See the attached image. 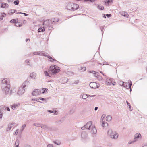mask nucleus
<instances>
[{"label": "nucleus", "instance_id": "obj_1", "mask_svg": "<svg viewBox=\"0 0 147 147\" xmlns=\"http://www.w3.org/2000/svg\"><path fill=\"white\" fill-rule=\"evenodd\" d=\"M59 71L60 69L59 67L56 65L51 66L48 69V71H45L44 74L46 76L50 77L59 72Z\"/></svg>", "mask_w": 147, "mask_h": 147}, {"label": "nucleus", "instance_id": "obj_2", "mask_svg": "<svg viewBox=\"0 0 147 147\" xmlns=\"http://www.w3.org/2000/svg\"><path fill=\"white\" fill-rule=\"evenodd\" d=\"M1 85V88L3 92L6 94L11 95L14 93L15 92V90L14 89H11L10 90V84H5Z\"/></svg>", "mask_w": 147, "mask_h": 147}, {"label": "nucleus", "instance_id": "obj_3", "mask_svg": "<svg viewBox=\"0 0 147 147\" xmlns=\"http://www.w3.org/2000/svg\"><path fill=\"white\" fill-rule=\"evenodd\" d=\"M107 134L111 138L116 140L119 136V134L115 132H113L111 129H109L107 132Z\"/></svg>", "mask_w": 147, "mask_h": 147}, {"label": "nucleus", "instance_id": "obj_4", "mask_svg": "<svg viewBox=\"0 0 147 147\" xmlns=\"http://www.w3.org/2000/svg\"><path fill=\"white\" fill-rule=\"evenodd\" d=\"M78 4H75L73 3H67L66 5V8L67 10H76L78 7Z\"/></svg>", "mask_w": 147, "mask_h": 147}, {"label": "nucleus", "instance_id": "obj_5", "mask_svg": "<svg viewBox=\"0 0 147 147\" xmlns=\"http://www.w3.org/2000/svg\"><path fill=\"white\" fill-rule=\"evenodd\" d=\"M28 82L27 81H25L19 88L17 93V94L19 96L22 95L25 92V88L26 86V84Z\"/></svg>", "mask_w": 147, "mask_h": 147}, {"label": "nucleus", "instance_id": "obj_6", "mask_svg": "<svg viewBox=\"0 0 147 147\" xmlns=\"http://www.w3.org/2000/svg\"><path fill=\"white\" fill-rule=\"evenodd\" d=\"M34 55H39L41 56H44L47 57L48 58L50 59V61L53 62V61H56V60L53 59L51 57L48 55V54L47 53H44L42 51H38L37 52H34L33 53Z\"/></svg>", "mask_w": 147, "mask_h": 147}, {"label": "nucleus", "instance_id": "obj_7", "mask_svg": "<svg viewBox=\"0 0 147 147\" xmlns=\"http://www.w3.org/2000/svg\"><path fill=\"white\" fill-rule=\"evenodd\" d=\"M44 27L48 28L49 30H51L53 28V25L52 21L50 20H48L45 21L43 23Z\"/></svg>", "mask_w": 147, "mask_h": 147}, {"label": "nucleus", "instance_id": "obj_8", "mask_svg": "<svg viewBox=\"0 0 147 147\" xmlns=\"http://www.w3.org/2000/svg\"><path fill=\"white\" fill-rule=\"evenodd\" d=\"M92 122L90 121L88 122L86 125H85L84 127L81 128V129L82 130H84L85 128L87 129H90L91 127Z\"/></svg>", "mask_w": 147, "mask_h": 147}, {"label": "nucleus", "instance_id": "obj_9", "mask_svg": "<svg viewBox=\"0 0 147 147\" xmlns=\"http://www.w3.org/2000/svg\"><path fill=\"white\" fill-rule=\"evenodd\" d=\"M90 86L92 88H98L100 85L98 83L95 82H92L90 83Z\"/></svg>", "mask_w": 147, "mask_h": 147}, {"label": "nucleus", "instance_id": "obj_10", "mask_svg": "<svg viewBox=\"0 0 147 147\" xmlns=\"http://www.w3.org/2000/svg\"><path fill=\"white\" fill-rule=\"evenodd\" d=\"M41 94L40 90L39 89H35L32 92V94L33 96H37Z\"/></svg>", "mask_w": 147, "mask_h": 147}, {"label": "nucleus", "instance_id": "obj_11", "mask_svg": "<svg viewBox=\"0 0 147 147\" xmlns=\"http://www.w3.org/2000/svg\"><path fill=\"white\" fill-rule=\"evenodd\" d=\"M103 115H103L101 117V121L100 123L102 126L103 127H106L108 126V124L106 122L103 121V119H104L105 116H104Z\"/></svg>", "mask_w": 147, "mask_h": 147}, {"label": "nucleus", "instance_id": "obj_12", "mask_svg": "<svg viewBox=\"0 0 147 147\" xmlns=\"http://www.w3.org/2000/svg\"><path fill=\"white\" fill-rule=\"evenodd\" d=\"M68 81V79L65 77H62L60 79L58 80V81L59 82L63 84L67 83Z\"/></svg>", "mask_w": 147, "mask_h": 147}, {"label": "nucleus", "instance_id": "obj_13", "mask_svg": "<svg viewBox=\"0 0 147 147\" xmlns=\"http://www.w3.org/2000/svg\"><path fill=\"white\" fill-rule=\"evenodd\" d=\"M5 84H10L9 81L8 79L7 78H4L2 80L1 83V85Z\"/></svg>", "mask_w": 147, "mask_h": 147}, {"label": "nucleus", "instance_id": "obj_14", "mask_svg": "<svg viewBox=\"0 0 147 147\" xmlns=\"http://www.w3.org/2000/svg\"><path fill=\"white\" fill-rule=\"evenodd\" d=\"M30 77L33 80H35L37 78V74L35 72H32L30 74Z\"/></svg>", "mask_w": 147, "mask_h": 147}, {"label": "nucleus", "instance_id": "obj_15", "mask_svg": "<svg viewBox=\"0 0 147 147\" xmlns=\"http://www.w3.org/2000/svg\"><path fill=\"white\" fill-rule=\"evenodd\" d=\"M142 138L141 134L139 133L135 134L134 135V139L137 141L139 139H141Z\"/></svg>", "mask_w": 147, "mask_h": 147}, {"label": "nucleus", "instance_id": "obj_16", "mask_svg": "<svg viewBox=\"0 0 147 147\" xmlns=\"http://www.w3.org/2000/svg\"><path fill=\"white\" fill-rule=\"evenodd\" d=\"M91 129V133L92 134H95L96 133L97 131L95 126L92 125Z\"/></svg>", "mask_w": 147, "mask_h": 147}, {"label": "nucleus", "instance_id": "obj_17", "mask_svg": "<svg viewBox=\"0 0 147 147\" xmlns=\"http://www.w3.org/2000/svg\"><path fill=\"white\" fill-rule=\"evenodd\" d=\"M15 125V123L14 122L11 123L9 124L8 127L6 129V131H9L11 129L12 127L14 126Z\"/></svg>", "mask_w": 147, "mask_h": 147}, {"label": "nucleus", "instance_id": "obj_18", "mask_svg": "<svg viewBox=\"0 0 147 147\" xmlns=\"http://www.w3.org/2000/svg\"><path fill=\"white\" fill-rule=\"evenodd\" d=\"M20 105V104L19 103H14L11 106V108L13 110H14L16 109Z\"/></svg>", "mask_w": 147, "mask_h": 147}, {"label": "nucleus", "instance_id": "obj_19", "mask_svg": "<svg viewBox=\"0 0 147 147\" xmlns=\"http://www.w3.org/2000/svg\"><path fill=\"white\" fill-rule=\"evenodd\" d=\"M8 5L7 3H0V7L2 8H8Z\"/></svg>", "mask_w": 147, "mask_h": 147}, {"label": "nucleus", "instance_id": "obj_20", "mask_svg": "<svg viewBox=\"0 0 147 147\" xmlns=\"http://www.w3.org/2000/svg\"><path fill=\"white\" fill-rule=\"evenodd\" d=\"M47 98H39V100L42 102H41V103L46 102L47 100Z\"/></svg>", "mask_w": 147, "mask_h": 147}, {"label": "nucleus", "instance_id": "obj_21", "mask_svg": "<svg viewBox=\"0 0 147 147\" xmlns=\"http://www.w3.org/2000/svg\"><path fill=\"white\" fill-rule=\"evenodd\" d=\"M120 14L121 15L125 17H128L129 16V15L125 11L121 12Z\"/></svg>", "mask_w": 147, "mask_h": 147}, {"label": "nucleus", "instance_id": "obj_22", "mask_svg": "<svg viewBox=\"0 0 147 147\" xmlns=\"http://www.w3.org/2000/svg\"><path fill=\"white\" fill-rule=\"evenodd\" d=\"M87 136V134L85 132H83L81 134V137L83 138H85Z\"/></svg>", "mask_w": 147, "mask_h": 147}, {"label": "nucleus", "instance_id": "obj_23", "mask_svg": "<svg viewBox=\"0 0 147 147\" xmlns=\"http://www.w3.org/2000/svg\"><path fill=\"white\" fill-rule=\"evenodd\" d=\"M40 127L44 130H45L48 128L47 126L45 124H41Z\"/></svg>", "mask_w": 147, "mask_h": 147}, {"label": "nucleus", "instance_id": "obj_24", "mask_svg": "<svg viewBox=\"0 0 147 147\" xmlns=\"http://www.w3.org/2000/svg\"><path fill=\"white\" fill-rule=\"evenodd\" d=\"M112 119V117L110 115H108L107 116L106 118V119L108 121H110Z\"/></svg>", "mask_w": 147, "mask_h": 147}, {"label": "nucleus", "instance_id": "obj_25", "mask_svg": "<svg viewBox=\"0 0 147 147\" xmlns=\"http://www.w3.org/2000/svg\"><path fill=\"white\" fill-rule=\"evenodd\" d=\"M19 141L18 140H16L15 143V147H19Z\"/></svg>", "mask_w": 147, "mask_h": 147}, {"label": "nucleus", "instance_id": "obj_26", "mask_svg": "<svg viewBox=\"0 0 147 147\" xmlns=\"http://www.w3.org/2000/svg\"><path fill=\"white\" fill-rule=\"evenodd\" d=\"M119 84L120 85L124 87H125L126 88H127V85H125V84H124V82L122 81H120L119 82Z\"/></svg>", "mask_w": 147, "mask_h": 147}, {"label": "nucleus", "instance_id": "obj_27", "mask_svg": "<svg viewBox=\"0 0 147 147\" xmlns=\"http://www.w3.org/2000/svg\"><path fill=\"white\" fill-rule=\"evenodd\" d=\"M112 81L111 79L107 80L106 82V84L107 85H110L111 84Z\"/></svg>", "mask_w": 147, "mask_h": 147}, {"label": "nucleus", "instance_id": "obj_28", "mask_svg": "<svg viewBox=\"0 0 147 147\" xmlns=\"http://www.w3.org/2000/svg\"><path fill=\"white\" fill-rule=\"evenodd\" d=\"M41 124L39 123H36L33 124V125L36 127H40Z\"/></svg>", "mask_w": 147, "mask_h": 147}, {"label": "nucleus", "instance_id": "obj_29", "mask_svg": "<svg viewBox=\"0 0 147 147\" xmlns=\"http://www.w3.org/2000/svg\"><path fill=\"white\" fill-rule=\"evenodd\" d=\"M82 98L84 99H85L87 98V94H83L81 95Z\"/></svg>", "mask_w": 147, "mask_h": 147}, {"label": "nucleus", "instance_id": "obj_30", "mask_svg": "<svg viewBox=\"0 0 147 147\" xmlns=\"http://www.w3.org/2000/svg\"><path fill=\"white\" fill-rule=\"evenodd\" d=\"M6 14L4 13H3L0 16V20H1L3 19V17L5 16Z\"/></svg>", "mask_w": 147, "mask_h": 147}, {"label": "nucleus", "instance_id": "obj_31", "mask_svg": "<svg viewBox=\"0 0 147 147\" xmlns=\"http://www.w3.org/2000/svg\"><path fill=\"white\" fill-rule=\"evenodd\" d=\"M136 141H137L134 138L133 140H132L130 141L129 142H128V144H131L134 143Z\"/></svg>", "mask_w": 147, "mask_h": 147}, {"label": "nucleus", "instance_id": "obj_32", "mask_svg": "<svg viewBox=\"0 0 147 147\" xmlns=\"http://www.w3.org/2000/svg\"><path fill=\"white\" fill-rule=\"evenodd\" d=\"M15 26L16 27H20L22 26V25L20 23V22H18L16 23Z\"/></svg>", "mask_w": 147, "mask_h": 147}, {"label": "nucleus", "instance_id": "obj_33", "mask_svg": "<svg viewBox=\"0 0 147 147\" xmlns=\"http://www.w3.org/2000/svg\"><path fill=\"white\" fill-rule=\"evenodd\" d=\"M45 30V29L44 28H39V29H38V32H43Z\"/></svg>", "mask_w": 147, "mask_h": 147}, {"label": "nucleus", "instance_id": "obj_34", "mask_svg": "<svg viewBox=\"0 0 147 147\" xmlns=\"http://www.w3.org/2000/svg\"><path fill=\"white\" fill-rule=\"evenodd\" d=\"M52 22H57L59 20L57 18H54L51 20Z\"/></svg>", "mask_w": 147, "mask_h": 147}, {"label": "nucleus", "instance_id": "obj_35", "mask_svg": "<svg viewBox=\"0 0 147 147\" xmlns=\"http://www.w3.org/2000/svg\"><path fill=\"white\" fill-rule=\"evenodd\" d=\"M15 12V10L14 9H12L10 10L9 12V14H11Z\"/></svg>", "mask_w": 147, "mask_h": 147}, {"label": "nucleus", "instance_id": "obj_36", "mask_svg": "<svg viewBox=\"0 0 147 147\" xmlns=\"http://www.w3.org/2000/svg\"><path fill=\"white\" fill-rule=\"evenodd\" d=\"M98 8L100 10H102L104 9V7L101 6L100 5H98Z\"/></svg>", "mask_w": 147, "mask_h": 147}, {"label": "nucleus", "instance_id": "obj_37", "mask_svg": "<svg viewBox=\"0 0 147 147\" xmlns=\"http://www.w3.org/2000/svg\"><path fill=\"white\" fill-rule=\"evenodd\" d=\"M47 89L46 88H43L42 89V92H41V93H45L47 91Z\"/></svg>", "mask_w": 147, "mask_h": 147}, {"label": "nucleus", "instance_id": "obj_38", "mask_svg": "<svg viewBox=\"0 0 147 147\" xmlns=\"http://www.w3.org/2000/svg\"><path fill=\"white\" fill-rule=\"evenodd\" d=\"M81 69H80V70L82 71H84L86 69V68L85 67H80Z\"/></svg>", "mask_w": 147, "mask_h": 147}, {"label": "nucleus", "instance_id": "obj_39", "mask_svg": "<svg viewBox=\"0 0 147 147\" xmlns=\"http://www.w3.org/2000/svg\"><path fill=\"white\" fill-rule=\"evenodd\" d=\"M32 100L33 101H38L39 102H42L41 101H40L39 100V98L38 99H37V98H35V99H32Z\"/></svg>", "mask_w": 147, "mask_h": 147}, {"label": "nucleus", "instance_id": "obj_40", "mask_svg": "<svg viewBox=\"0 0 147 147\" xmlns=\"http://www.w3.org/2000/svg\"><path fill=\"white\" fill-rule=\"evenodd\" d=\"M29 61L30 60L29 59H26L25 60V62L27 63V65L29 66H31V65L29 64Z\"/></svg>", "mask_w": 147, "mask_h": 147}, {"label": "nucleus", "instance_id": "obj_41", "mask_svg": "<svg viewBox=\"0 0 147 147\" xmlns=\"http://www.w3.org/2000/svg\"><path fill=\"white\" fill-rule=\"evenodd\" d=\"M14 4L15 5H18L19 4V1L18 0H16L14 1Z\"/></svg>", "mask_w": 147, "mask_h": 147}, {"label": "nucleus", "instance_id": "obj_42", "mask_svg": "<svg viewBox=\"0 0 147 147\" xmlns=\"http://www.w3.org/2000/svg\"><path fill=\"white\" fill-rule=\"evenodd\" d=\"M61 123V120H59L56 121L55 122V123L57 124H60Z\"/></svg>", "mask_w": 147, "mask_h": 147}, {"label": "nucleus", "instance_id": "obj_43", "mask_svg": "<svg viewBox=\"0 0 147 147\" xmlns=\"http://www.w3.org/2000/svg\"><path fill=\"white\" fill-rule=\"evenodd\" d=\"M79 82V80H77L76 81H75L74 83H72V84H77Z\"/></svg>", "mask_w": 147, "mask_h": 147}, {"label": "nucleus", "instance_id": "obj_44", "mask_svg": "<svg viewBox=\"0 0 147 147\" xmlns=\"http://www.w3.org/2000/svg\"><path fill=\"white\" fill-rule=\"evenodd\" d=\"M54 112V115H57L59 114V112L58 111H56V110Z\"/></svg>", "mask_w": 147, "mask_h": 147}, {"label": "nucleus", "instance_id": "obj_45", "mask_svg": "<svg viewBox=\"0 0 147 147\" xmlns=\"http://www.w3.org/2000/svg\"><path fill=\"white\" fill-rule=\"evenodd\" d=\"M99 80H102V77L100 76H98V77L97 78Z\"/></svg>", "mask_w": 147, "mask_h": 147}, {"label": "nucleus", "instance_id": "obj_46", "mask_svg": "<svg viewBox=\"0 0 147 147\" xmlns=\"http://www.w3.org/2000/svg\"><path fill=\"white\" fill-rule=\"evenodd\" d=\"M99 75V73L98 72L96 73L95 74L94 76L96 78H98V76Z\"/></svg>", "mask_w": 147, "mask_h": 147}, {"label": "nucleus", "instance_id": "obj_47", "mask_svg": "<svg viewBox=\"0 0 147 147\" xmlns=\"http://www.w3.org/2000/svg\"><path fill=\"white\" fill-rule=\"evenodd\" d=\"M26 125L25 124L23 125L22 127V131L24 130V129L26 127Z\"/></svg>", "mask_w": 147, "mask_h": 147}, {"label": "nucleus", "instance_id": "obj_48", "mask_svg": "<svg viewBox=\"0 0 147 147\" xmlns=\"http://www.w3.org/2000/svg\"><path fill=\"white\" fill-rule=\"evenodd\" d=\"M47 147H53V146L52 144H49L47 145Z\"/></svg>", "mask_w": 147, "mask_h": 147}, {"label": "nucleus", "instance_id": "obj_49", "mask_svg": "<svg viewBox=\"0 0 147 147\" xmlns=\"http://www.w3.org/2000/svg\"><path fill=\"white\" fill-rule=\"evenodd\" d=\"M15 21L16 20L15 19H12L10 21V22L11 23H14Z\"/></svg>", "mask_w": 147, "mask_h": 147}, {"label": "nucleus", "instance_id": "obj_50", "mask_svg": "<svg viewBox=\"0 0 147 147\" xmlns=\"http://www.w3.org/2000/svg\"><path fill=\"white\" fill-rule=\"evenodd\" d=\"M18 129H17V130L15 132V133L14 135H17L18 134Z\"/></svg>", "mask_w": 147, "mask_h": 147}, {"label": "nucleus", "instance_id": "obj_51", "mask_svg": "<svg viewBox=\"0 0 147 147\" xmlns=\"http://www.w3.org/2000/svg\"><path fill=\"white\" fill-rule=\"evenodd\" d=\"M87 97H94L96 96V95H88V94H87Z\"/></svg>", "mask_w": 147, "mask_h": 147}, {"label": "nucleus", "instance_id": "obj_52", "mask_svg": "<svg viewBox=\"0 0 147 147\" xmlns=\"http://www.w3.org/2000/svg\"><path fill=\"white\" fill-rule=\"evenodd\" d=\"M24 147H31V146L28 144L25 145L24 146Z\"/></svg>", "mask_w": 147, "mask_h": 147}, {"label": "nucleus", "instance_id": "obj_53", "mask_svg": "<svg viewBox=\"0 0 147 147\" xmlns=\"http://www.w3.org/2000/svg\"><path fill=\"white\" fill-rule=\"evenodd\" d=\"M1 111H0V118H1L2 117V114L1 113Z\"/></svg>", "mask_w": 147, "mask_h": 147}, {"label": "nucleus", "instance_id": "obj_54", "mask_svg": "<svg viewBox=\"0 0 147 147\" xmlns=\"http://www.w3.org/2000/svg\"><path fill=\"white\" fill-rule=\"evenodd\" d=\"M131 85H132V83H131V84H129V88L130 89V91H131Z\"/></svg>", "mask_w": 147, "mask_h": 147}, {"label": "nucleus", "instance_id": "obj_55", "mask_svg": "<svg viewBox=\"0 0 147 147\" xmlns=\"http://www.w3.org/2000/svg\"><path fill=\"white\" fill-rule=\"evenodd\" d=\"M106 16L107 17L109 18V17H111V14H107L106 15Z\"/></svg>", "mask_w": 147, "mask_h": 147}, {"label": "nucleus", "instance_id": "obj_56", "mask_svg": "<svg viewBox=\"0 0 147 147\" xmlns=\"http://www.w3.org/2000/svg\"><path fill=\"white\" fill-rule=\"evenodd\" d=\"M47 111L49 112L50 113H52L54 112L52 110H48Z\"/></svg>", "mask_w": 147, "mask_h": 147}, {"label": "nucleus", "instance_id": "obj_57", "mask_svg": "<svg viewBox=\"0 0 147 147\" xmlns=\"http://www.w3.org/2000/svg\"><path fill=\"white\" fill-rule=\"evenodd\" d=\"M7 1L9 3L12 2L13 1V0H7Z\"/></svg>", "mask_w": 147, "mask_h": 147}, {"label": "nucleus", "instance_id": "obj_58", "mask_svg": "<svg viewBox=\"0 0 147 147\" xmlns=\"http://www.w3.org/2000/svg\"><path fill=\"white\" fill-rule=\"evenodd\" d=\"M112 0H107V2L109 3V2H111L112 1Z\"/></svg>", "mask_w": 147, "mask_h": 147}, {"label": "nucleus", "instance_id": "obj_59", "mask_svg": "<svg viewBox=\"0 0 147 147\" xmlns=\"http://www.w3.org/2000/svg\"><path fill=\"white\" fill-rule=\"evenodd\" d=\"M115 84H116V82H113V83L112 82V83H111V84L113 85H115Z\"/></svg>", "mask_w": 147, "mask_h": 147}, {"label": "nucleus", "instance_id": "obj_60", "mask_svg": "<svg viewBox=\"0 0 147 147\" xmlns=\"http://www.w3.org/2000/svg\"><path fill=\"white\" fill-rule=\"evenodd\" d=\"M126 103L127 105H128V106H130V104L127 101H126Z\"/></svg>", "mask_w": 147, "mask_h": 147}, {"label": "nucleus", "instance_id": "obj_61", "mask_svg": "<svg viewBox=\"0 0 147 147\" xmlns=\"http://www.w3.org/2000/svg\"><path fill=\"white\" fill-rule=\"evenodd\" d=\"M98 109V107H96L95 108L94 110L95 111L97 110Z\"/></svg>", "mask_w": 147, "mask_h": 147}, {"label": "nucleus", "instance_id": "obj_62", "mask_svg": "<svg viewBox=\"0 0 147 147\" xmlns=\"http://www.w3.org/2000/svg\"><path fill=\"white\" fill-rule=\"evenodd\" d=\"M92 73L93 74H94L96 73L95 71H92Z\"/></svg>", "mask_w": 147, "mask_h": 147}, {"label": "nucleus", "instance_id": "obj_63", "mask_svg": "<svg viewBox=\"0 0 147 147\" xmlns=\"http://www.w3.org/2000/svg\"><path fill=\"white\" fill-rule=\"evenodd\" d=\"M6 108H7V110L8 111H10V109L9 107H7Z\"/></svg>", "mask_w": 147, "mask_h": 147}, {"label": "nucleus", "instance_id": "obj_64", "mask_svg": "<svg viewBox=\"0 0 147 147\" xmlns=\"http://www.w3.org/2000/svg\"><path fill=\"white\" fill-rule=\"evenodd\" d=\"M143 147H147V145H145L142 146Z\"/></svg>", "mask_w": 147, "mask_h": 147}]
</instances>
